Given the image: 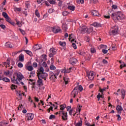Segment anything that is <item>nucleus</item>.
Masks as SVG:
<instances>
[{
  "instance_id": "24",
  "label": "nucleus",
  "mask_w": 126,
  "mask_h": 126,
  "mask_svg": "<svg viewBox=\"0 0 126 126\" xmlns=\"http://www.w3.org/2000/svg\"><path fill=\"white\" fill-rule=\"evenodd\" d=\"M23 51L24 52H25L26 54L30 56V57H32V56H33V54H32V52H31V51L27 50H24Z\"/></svg>"
},
{
  "instance_id": "35",
  "label": "nucleus",
  "mask_w": 126,
  "mask_h": 126,
  "mask_svg": "<svg viewBox=\"0 0 126 126\" xmlns=\"http://www.w3.org/2000/svg\"><path fill=\"white\" fill-rule=\"evenodd\" d=\"M27 68L28 70H29V71H32V70L34 69V68H33V66L31 65L27 66Z\"/></svg>"
},
{
  "instance_id": "30",
  "label": "nucleus",
  "mask_w": 126,
  "mask_h": 126,
  "mask_svg": "<svg viewBox=\"0 0 126 126\" xmlns=\"http://www.w3.org/2000/svg\"><path fill=\"white\" fill-rule=\"evenodd\" d=\"M62 29L66 31L67 30V25L66 24H63L62 25Z\"/></svg>"
},
{
  "instance_id": "37",
  "label": "nucleus",
  "mask_w": 126,
  "mask_h": 126,
  "mask_svg": "<svg viewBox=\"0 0 126 126\" xmlns=\"http://www.w3.org/2000/svg\"><path fill=\"white\" fill-rule=\"evenodd\" d=\"M60 70L58 69V70H56L55 71H54V74L55 75V76L56 77L58 76V75H59L60 74Z\"/></svg>"
},
{
  "instance_id": "27",
  "label": "nucleus",
  "mask_w": 126,
  "mask_h": 126,
  "mask_svg": "<svg viewBox=\"0 0 126 126\" xmlns=\"http://www.w3.org/2000/svg\"><path fill=\"white\" fill-rule=\"evenodd\" d=\"M70 63H77V60L75 58H72L70 60Z\"/></svg>"
},
{
  "instance_id": "14",
  "label": "nucleus",
  "mask_w": 126,
  "mask_h": 126,
  "mask_svg": "<svg viewBox=\"0 0 126 126\" xmlns=\"http://www.w3.org/2000/svg\"><path fill=\"white\" fill-rule=\"evenodd\" d=\"M5 19L6 21L10 23L11 25H13V26H14V25H15V23H14V22L11 21V19L9 17V16H8L7 18H6Z\"/></svg>"
},
{
  "instance_id": "45",
  "label": "nucleus",
  "mask_w": 126,
  "mask_h": 126,
  "mask_svg": "<svg viewBox=\"0 0 126 126\" xmlns=\"http://www.w3.org/2000/svg\"><path fill=\"white\" fill-rule=\"evenodd\" d=\"M62 14L63 16H66L68 14V12L66 11H64L62 12Z\"/></svg>"
},
{
  "instance_id": "7",
  "label": "nucleus",
  "mask_w": 126,
  "mask_h": 126,
  "mask_svg": "<svg viewBox=\"0 0 126 126\" xmlns=\"http://www.w3.org/2000/svg\"><path fill=\"white\" fill-rule=\"evenodd\" d=\"M79 29L82 34H85L87 32V30H88V28L86 26L80 27Z\"/></svg>"
},
{
  "instance_id": "32",
  "label": "nucleus",
  "mask_w": 126,
  "mask_h": 126,
  "mask_svg": "<svg viewBox=\"0 0 126 126\" xmlns=\"http://www.w3.org/2000/svg\"><path fill=\"white\" fill-rule=\"evenodd\" d=\"M74 125L75 126H82V120H81V118L80 122L77 123H76V122H75Z\"/></svg>"
},
{
  "instance_id": "9",
  "label": "nucleus",
  "mask_w": 126,
  "mask_h": 126,
  "mask_svg": "<svg viewBox=\"0 0 126 126\" xmlns=\"http://www.w3.org/2000/svg\"><path fill=\"white\" fill-rule=\"evenodd\" d=\"M62 114H63L62 120H63V121H66V120H67V112L62 111Z\"/></svg>"
},
{
  "instance_id": "5",
  "label": "nucleus",
  "mask_w": 126,
  "mask_h": 126,
  "mask_svg": "<svg viewBox=\"0 0 126 126\" xmlns=\"http://www.w3.org/2000/svg\"><path fill=\"white\" fill-rule=\"evenodd\" d=\"M46 60H47V55H42V59H40L39 62L38 61V59H35V60L37 61V63H46V62H45Z\"/></svg>"
},
{
  "instance_id": "60",
  "label": "nucleus",
  "mask_w": 126,
  "mask_h": 126,
  "mask_svg": "<svg viewBox=\"0 0 126 126\" xmlns=\"http://www.w3.org/2000/svg\"><path fill=\"white\" fill-rule=\"evenodd\" d=\"M15 10H16V11L20 12V11H21V8H16L15 9Z\"/></svg>"
},
{
  "instance_id": "4",
  "label": "nucleus",
  "mask_w": 126,
  "mask_h": 126,
  "mask_svg": "<svg viewBox=\"0 0 126 126\" xmlns=\"http://www.w3.org/2000/svg\"><path fill=\"white\" fill-rule=\"evenodd\" d=\"M37 76L38 78H41L43 79V78H45V77H48V73H40L37 72Z\"/></svg>"
},
{
  "instance_id": "16",
  "label": "nucleus",
  "mask_w": 126,
  "mask_h": 126,
  "mask_svg": "<svg viewBox=\"0 0 126 126\" xmlns=\"http://www.w3.org/2000/svg\"><path fill=\"white\" fill-rule=\"evenodd\" d=\"M78 87H76L71 92V94H75L76 95H77L78 94Z\"/></svg>"
},
{
  "instance_id": "20",
  "label": "nucleus",
  "mask_w": 126,
  "mask_h": 126,
  "mask_svg": "<svg viewBox=\"0 0 126 126\" xmlns=\"http://www.w3.org/2000/svg\"><path fill=\"white\" fill-rule=\"evenodd\" d=\"M38 80L37 81V83L38 84V86L40 87L41 85H44V84L43 83V80L40 78H38Z\"/></svg>"
},
{
  "instance_id": "64",
  "label": "nucleus",
  "mask_w": 126,
  "mask_h": 126,
  "mask_svg": "<svg viewBox=\"0 0 126 126\" xmlns=\"http://www.w3.org/2000/svg\"><path fill=\"white\" fill-rule=\"evenodd\" d=\"M101 48H104V49H107V48H108V47L107 46V45H104L103 44H102L100 46Z\"/></svg>"
},
{
  "instance_id": "61",
  "label": "nucleus",
  "mask_w": 126,
  "mask_h": 126,
  "mask_svg": "<svg viewBox=\"0 0 126 126\" xmlns=\"http://www.w3.org/2000/svg\"><path fill=\"white\" fill-rule=\"evenodd\" d=\"M104 18H106V19H109L110 18V15H104Z\"/></svg>"
},
{
  "instance_id": "38",
  "label": "nucleus",
  "mask_w": 126,
  "mask_h": 126,
  "mask_svg": "<svg viewBox=\"0 0 126 126\" xmlns=\"http://www.w3.org/2000/svg\"><path fill=\"white\" fill-rule=\"evenodd\" d=\"M2 80H3V81H4L5 82H10V80H9V79L7 77H4L2 78Z\"/></svg>"
},
{
  "instance_id": "6",
  "label": "nucleus",
  "mask_w": 126,
  "mask_h": 126,
  "mask_svg": "<svg viewBox=\"0 0 126 126\" xmlns=\"http://www.w3.org/2000/svg\"><path fill=\"white\" fill-rule=\"evenodd\" d=\"M49 78L51 79V80H53V81L56 82V80H57V77L55 73L52 71L49 72Z\"/></svg>"
},
{
  "instance_id": "13",
  "label": "nucleus",
  "mask_w": 126,
  "mask_h": 126,
  "mask_svg": "<svg viewBox=\"0 0 126 126\" xmlns=\"http://www.w3.org/2000/svg\"><path fill=\"white\" fill-rule=\"evenodd\" d=\"M6 62H3L2 63H15L14 60L13 59H11V58H8Z\"/></svg>"
},
{
  "instance_id": "40",
  "label": "nucleus",
  "mask_w": 126,
  "mask_h": 126,
  "mask_svg": "<svg viewBox=\"0 0 126 126\" xmlns=\"http://www.w3.org/2000/svg\"><path fill=\"white\" fill-rule=\"evenodd\" d=\"M17 88V86L15 85L12 84L11 86V90H14V89H16Z\"/></svg>"
},
{
  "instance_id": "53",
  "label": "nucleus",
  "mask_w": 126,
  "mask_h": 126,
  "mask_svg": "<svg viewBox=\"0 0 126 126\" xmlns=\"http://www.w3.org/2000/svg\"><path fill=\"white\" fill-rule=\"evenodd\" d=\"M72 47L75 49V50H76L77 49V47L76 46V44L74 43H72Z\"/></svg>"
},
{
  "instance_id": "15",
  "label": "nucleus",
  "mask_w": 126,
  "mask_h": 126,
  "mask_svg": "<svg viewBox=\"0 0 126 126\" xmlns=\"http://www.w3.org/2000/svg\"><path fill=\"white\" fill-rule=\"evenodd\" d=\"M116 110L118 114H122V111L124 110L123 107L121 105H117L116 107Z\"/></svg>"
},
{
  "instance_id": "44",
  "label": "nucleus",
  "mask_w": 126,
  "mask_h": 126,
  "mask_svg": "<svg viewBox=\"0 0 126 126\" xmlns=\"http://www.w3.org/2000/svg\"><path fill=\"white\" fill-rule=\"evenodd\" d=\"M93 32V28H90L89 29H88L87 30V33H91V32Z\"/></svg>"
},
{
  "instance_id": "22",
  "label": "nucleus",
  "mask_w": 126,
  "mask_h": 126,
  "mask_svg": "<svg viewBox=\"0 0 126 126\" xmlns=\"http://www.w3.org/2000/svg\"><path fill=\"white\" fill-rule=\"evenodd\" d=\"M121 93H122V98L124 99H125V96H126V90L125 89H122L121 90Z\"/></svg>"
},
{
  "instance_id": "56",
  "label": "nucleus",
  "mask_w": 126,
  "mask_h": 126,
  "mask_svg": "<svg viewBox=\"0 0 126 126\" xmlns=\"http://www.w3.org/2000/svg\"><path fill=\"white\" fill-rule=\"evenodd\" d=\"M102 53H103L104 54H107V53H108V50L102 49Z\"/></svg>"
},
{
  "instance_id": "8",
  "label": "nucleus",
  "mask_w": 126,
  "mask_h": 126,
  "mask_svg": "<svg viewBox=\"0 0 126 126\" xmlns=\"http://www.w3.org/2000/svg\"><path fill=\"white\" fill-rule=\"evenodd\" d=\"M17 78L16 79L18 80V81L20 82L21 80H22L24 78V76L22 75L21 72L17 73Z\"/></svg>"
},
{
  "instance_id": "2",
  "label": "nucleus",
  "mask_w": 126,
  "mask_h": 126,
  "mask_svg": "<svg viewBox=\"0 0 126 126\" xmlns=\"http://www.w3.org/2000/svg\"><path fill=\"white\" fill-rule=\"evenodd\" d=\"M119 32V27L117 25H115L113 27H111V35L115 36V35H117L118 32Z\"/></svg>"
},
{
  "instance_id": "28",
  "label": "nucleus",
  "mask_w": 126,
  "mask_h": 126,
  "mask_svg": "<svg viewBox=\"0 0 126 126\" xmlns=\"http://www.w3.org/2000/svg\"><path fill=\"white\" fill-rule=\"evenodd\" d=\"M78 54L79 55H80V56H83V57H85L86 53H85V52L82 50H80L78 52Z\"/></svg>"
},
{
  "instance_id": "33",
  "label": "nucleus",
  "mask_w": 126,
  "mask_h": 126,
  "mask_svg": "<svg viewBox=\"0 0 126 126\" xmlns=\"http://www.w3.org/2000/svg\"><path fill=\"white\" fill-rule=\"evenodd\" d=\"M59 44L61 47H65V46H66V43L65 42L60 41Z\"/></svg>"
},
{
  "instance_id": "63",
  "label": "nucleus",
  "mask_w": 126,
  "mask_h": 126,
  "mask_svg": "<svg viewBox=\"0 0 126 126\" xmlns=\"http://www.w3.org/2000/svg\"><path fill=\"white\" fill-rule=\"evenodd\" d=\"M18 67H23V64L22 63H18Z\"/></svg>"
},
{
  "instance_id": "51",
  "label": "nucleus",
  "mask_w": 126,
  "mask_h": 126,
  "mask_svg": "<svg viewBox=\"0 0 126 126\" xmlns=\"http://www.w3.org/2000/svg\"><path fill=\"white\" fill-rule=\"evenodd\" d=\"M0 27L3 29V30H4V29H5L6 27L5 25H3V24H1L0 25Z\"/></svg>"
},
{
  "instance_id": "55",
  "label": "nucleus",
  "mask_w": 126,
  "mask_h": 126,
  "mask_svg": "<svg viewBox=\"0 0 126 126\" xmlns=\"http://www.w3.org/2000/svg\"><path fill=\"white\" fill-rule=\"evenodd\" d=\"M17 25H18V27H21L22 26V24L19 21H17Z\"/></svg>"
},
{
  "instance_id": "36",
  "label": "nucleus",
  "mask_w": 126,
  "mask_h": 126,
  "mask_svg": "<svg viewBox=\"0 0 126 126\" xmlns=\"http://www.w3.org/2000/svg\"><path fill=\"white\" fill-rule=\"evenodd\" d=\"M35 14L37 17L38 18H40V13H39V11H38V9H36L35 11Z\"/></svg>"
},
{
  "instance_id": "29",
  "label": "nucleus",
  "mask_w": 126,
  "mask_h": 126,
  "mask_svg": "<svg viewBox=\"0 0 126 126\" xmlns=\"http://www.w3.org/2000/svg\"><path fill=\"white\" fill-rule=\"evenodd\" d=\"M60 107V110L61 111H63V110H64V108H66V105L65 104H63L61 105Z\"/></svg>"
},
{
  "instance_id": "10",
  "label": "nucleus",
  "mask_w": 126,
  "mask_h": 126,
  "mask_svg": "<svg viewBox=\"0 0 126 126\" xmlns=\"http://www.w3.org/2000/svg\"><path fill=\"white\" fill-rule=\"evenodd\" d=\"M92 14L93 16H98V17H100L101 16V14L99 13V12L98 11L95 10H92Z\"/></svg>"
},
{
  "instance_id": "41",
  "label": "nucleus",
  "mask_w": 126,
  "mask_h": 126,
  "mask_svg": "<svg viewBox=\"0 0 126 126\" xmlns=\"http://www.w3.org/2000/svg\"><path fill=\"white\" fill-rule=\"evenodd\" d=\"M2 15L3 17H4V18H6L7 17H8V15H7V13H6V12H3L2 13Z\"/></svg>"
},
{
  "instance_id": "52",
  "label": "nucleus",
  "mask_w": 126,
  "mask_h": 126,
  "mask_svg": "<svg viewBox=\"0 0 126 126\" xmlns=\"http://www.w3.org/2000/svg\"><path fill=\"white\" fill-rule=\"evenodd\" d=\"M116 117H118L117 121H121L122 120V118L121 117V116H120L119 114L116 115Z\"/></svg>"
},
{
  "instance_id": "57",
  "label": "nucleus",
  "mask_w": 126,
  "mask_h": 126,
  "mask_svg": "<svg viewBox=\"0 0 126 126\" xmlns=\"http://www.w3.org/2000/svg\"><path fill=\"white\" fill-rule=\"evenodd\" d=\"M126 64H122L120 65V67L121 68V69H122V68H123V67H126Z\"/></svg>"
},
{
  "instance_id": "58",
  "label": "nucleus",
  "mask_w": 126,
  "mask_h": 126,
  "mask_svg": "<svg viewBox=\"0 0 126 126\" xmlns=\"http://www.w3.org/2000/svg\"><path fill=\"white\" fill-rule=\"evenodd\" d=\"M112 7L113 9H117V8H118V6H117V5H113Z\"/></svg>"
},
{
  "instance_id": "23",
  "label": "nucleus",
  "mask_w": 126,
  "mask_h": 126,
  "mask_svg": "<svg viewBox=\"0 0 126 126\" xmlns=\"http://www.w3.org/2000/svg\"><path fill=\"white\" fill-rule=\"evenodd\" d=\"M49 51L50 53L53 54L54 55H56V54H57V50H56V49H55L54 48H50Z\"/></svg>"
},
{
  "instance_id": "25",
  "label": "nucleus",
  "mask_w": 126,
  "mask_h": 126,
  "mask_svg": "<svg viewBox=\"0 0 126 126\" xmlns=\"http://www.w3.org/2000/svg\"><path fill=\"white\" fill-rule=\"evenodd\" d=\"M5 46L7 48H13V46H12V44L10 42H6L5 44Z\"/></svg>"
},
{
  "instance_id": "26",
  "label": "nucleus",
  "mask_w": 126,
  "mask_h": 126,
  "mask_svg": "<svg viewBox=\"0 0 126 126\" xmlns=\"http://www.w3.org/2000/svg\"><path fill=\"white\" fill-rule=\"evenodd\" d=\"M68 9H69L70 10H72V11H74L75 10V6H70L68 5L67 7Z\"/></svg>"
},
{
  "instance_id": "49",
  "label": "nucleus",
  "mask_w": 126,
  "mask_h": 126,
  "mask_svg": "<svg viewBox=\"0 0 126 126\" xmlns=\"http://www.w3.org/2000/svg\"><path fill=\"white\" fill-rule=\"evenodd\" d=\"M19 30L20 31L21 33H22V35H25L26 32L24 30L21 29H19Z\"/></svg>"
},
{
  "instance_id": "48",
  "label": "nucleus",
  "mask_w": 126,
  "mask_h": 126,
  "mask_svg": "<svg viewBox=\"0 0 126 126\" xmlns=\"http://www.w3.org/2000/svg\"><path fill=\"white\" fill-rule=\"evenodd\" d=\"M107 89V88H104L103 89H101V88H99V91L101 93H103L104 92V91H106V90Z\"/></svg>"
},
{
  "instance_id": "62",
  "label": "nucleus",
  "mask_w": 126,
  "mask_h": 126,
  "mask_svg": "<svg viewBox=\"0 0 126 126\" xmlns=\"http://www.w3.org/2000/svg\"><path fill=\"white\" fill-rule=\"evenodd\" d=\"M9 71H4V74H5V75H8V74H9Z\"/></svg>"
},
{
  "instance_id": "34",
  "label": "nucleus",
  "mask_w": 126,
  "mask_h": 126,
  "mask_svg": "<svg viewBox=\"0 0 126 126\" xmlns=\"http://www.w3.org/2000/svg\"><path fill=\"white\" fill-rule=\"evenodd\" d=\"M37 72H40V73H44V68H43V67H40L39 69L37 71Z\"/></svg>"
},
{
  "instance_id": "11",
  "label": "nucleus",
  "mask_w": 126,
  "mask_h": 126,
  "mask_svg": "<svg viewBox=\"0 0 126 126\" xmlns=\"http://www.w3.org/2000/svg\"><path fill=\"white\" fill-rule=\"evenodd\" d=\"M27 116H28L27 120L28 121H32L34 118V114L33 113H27Z\"/></svg>"
},
{
  "instance_id": "39",
  "label": "nucleus",
  "mask_w": 126,
  "mask_h": 126,
  "mask_svg": "<svg viewBox=\"0 0 126 126\" xmlns=\"http://www.w3.org/2000/svg\"><path fill=\"white\" fill-rule=\"evenodd\" d=\"M49 68L51 69V70H55L56 69V66L53 65V64H51Z\"/></svg>"
},
{
  "instance_id": "1",
  "label": "nucleus",
  "mask_w": 126,
  "mask_h": 126,
  "mask_svg": "<svg viewBox=\"0 0 126 126\" xmlns=\"http://www.w3.org/2000/svg\"><path fill=\"white\" fill-rule=\"evenodd\" d=\"M111 17L115 21H118V20H124V19H126V16L125 14L120 11L112 13L111 15Z\"/></svg>"
},
{
  "instance_id": "17",
  "label": "nucleus",
  "mask_w": 126,
  "mask_h": 126,
  "mask_svg": "<svg viewBox=\"0 0 126 126\" xmlns=\"http://www.w3.org/2000/svg\"><path fill=\"white\" fill-rule=\"evenodd\" d=\"M34 51H38V50H41L42 49V46L41 45L36 44L33 46Z\"/></svg>"
},
{
  "instance_id": "54",
  "label": "nucleus",
  "mask_w": 126,
  "mask_h": 126,
  "mask_svg": "<svg viewBox=\"0 0 126 126\" xmlns=\"http://www.w3.org/2000/svg\"><path fill=\"white\" fill-rule=\"evenodd\" d=\"M66 70V68L65 67H64V69H61V72L62 73H64L65 74V71Z\"/></svg>"
},
{
  "instance_id": "21",
  "label": "nucleus",
  "mask_w": 126,
  "mask_h": 126,
  "mask_svg": "<svg viewBox=\"0 0 126 126\" xmlns=\"http://www.w3.org/2000/svg\"><path fill=\"white\" fill-rule=\"evenodd\" d=\"M19 61L22 63L24 62V55L23 54H21L19 55Z\"/></svg>"
},
{
  "instance_id": "12",
  "label": "nucleus",
  "mask_w": 126,
  "mask_h": 126,
  "mask_svg": "<svg viewBox=\"0 0 126 126\" xmlns=\"http://www.w3.org/2000/svg\"><path fill=\"white\" fill-rule=\"evenodd\" d=\"M73 37H74V34H73V33H71V34H69L68 40H69V41H71V43H72L73 42H75V43H76V40H75L73 38ZM71 39H72V40H71Z\"/></svg>"
},
{
  "instance_id": "59",
  "label": "nucleus",
  "mask_w": 126,
  "mask_h": 126,
  "mask_svg": "<svg viewBox=\"0 0 126 126\" xmlns=\"http://www.w3.org/2000/svg\"><path fill=\"white\" fill-rule=\"evenodd\" d=\"M11 81L12 83H15V81H16V79H13V78H11Z\"/></svg>"
},
{
  "instance_id": "31",
  "label": "nucleus",
  "mask_w": 126,
  "mask_h": 126,
  "mask_svg": "<svg viewBox=\"0 0 126 126\" xmlns=\"http://www.w3.org/2000/svg\"><path fill=\"white\" fill-rule=\"evenodd\" d=\"M57 0L60 1L61 0ZM48 1L50 4H56V3H57V2H56V0H48Z\"/></svg>"
},
{
  "instance_id": "50",
  "label": "nucleus",
  "mask_w": 126,
  "mask_h": 126,
  "mask_svg": "<svg viewBox=\"0 0 126 126\" xmlns=\"http://www.w3.org/2000/svg\"><path fill=\"white\" fill-rule=\"evenodd\" d=\"M52 119H56V116L54 115H51L49 117V119L52 120Z\"/></svg>"
},
{
  "instance_id": "46",
  "label": "nucleus",
  "mask_w": 126,
  "mask_h": 126,
  "mask_svg": "<svg viewBox=\"0 0 126 126\" xmlns=\"http://www.w3.org/2000/svg\"><path fill=\"white\" fill-rule=\"evenodd\" d=\"M91 52L93 54H95V52H96V49H95V48L92 47L91 48Z\"/></svg>"
},
{
  "instance_id": "18",
  "label": "nucleus",
  "mask_w": 126,
  "mask_h": 126,
  "mask_svg": "<svg viewBox=\"0 0 126 126\" xmlns=\"http://www.w3.org/2000/svg\"><path fill=\"white\" fill-rule=\"evenodd\" d=\"M91 26H94V27L98 28L101 27V24L97 22H94V23L91 25Z\"/></svg>"
},
{
  "instance_id": "42",
  "label": "nucleus",
  "mask_w": 126,
  "mask_h": 126,
  "mask_svg": "<svg viewBox=\"0 0 126 126\" xmlns=\"http://www.w3.org/2000/svg\"><path fill=\"white\" fill-rule=\"evenodd\" d=\"M28 2H29V1H27L25 2V5L27 8H29V7H30V3Z\"/></svg>"
},
{
  "instance_id": "19",
  "label": "nucleus",
  "mask_w": 126,
  "mask_h": 126,
  "mask_svg": "<svg viewBox=\"0 0 126 126\" xmlns=\"http://www.w3.org/2000/svg\"><path fill=\"white\" fill-rule=\"evenodd\" d=\"M87 75L88 78H89V79H90V80H92V79H93V78H94V77H93V76H94V72H92L91 73H87ZM90 76H91L93 78L90 77Z\"/></svg>"
},
{
  "instance_id": "43",
  "label": "nucleus",
  "mask_w": 126,
  "mask_h": 126,
  "mask_svg": "<svg viewBox=\"0 0 126 126\" xmlns=\"http://www.w3.org/2000/svg\"><path fill=\"white\" fill-rule=\"evenodd\" d=\"M78 91H80V92H81L82 91V90H83V88L82 87V86L79 85L78 87Z\"/></svg>"
},
{
  "instance_id": "3",
  "label": "nucleus",
  "mask_w": 126,
  "mask_h": 126,
  "mask_svg": "<svg viewBox=\"0 0 126 126\" xmlns=\"http://www.w3.org/2000/svg\"><path fill=\"white\" fill-rule=\"evenodd\" d=\"M49 29H50V30H52L54 34H57V33L62 31V29L58 26H54L53 27H49Z\"/></svg>"
},
{
  "instance_id": "47",
  "label": "nucleus",
  "mask_w": 126,
  "mask_h": 126,
  "mask_svg": "<svg viewBox=\"0 0 126 126\" xmlns=\"http://www.w3.org/2000/svg\"><path fill=\"white\" fill-rule=\"evenodd\" d=\"M63 80L65 82V85H66V84H68V80L67 78L64 77L63 78Z\"/></svg>"
}]
</instances>
